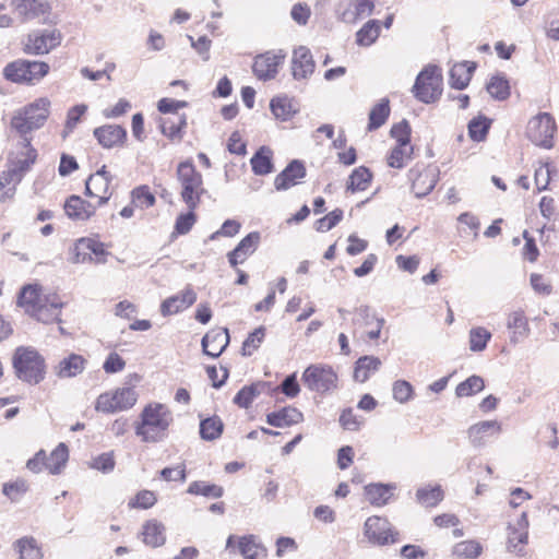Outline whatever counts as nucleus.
I'll use <instances>...</instances> for the list:
<instances>
[{
  "label": "nucleus",
  "mask_w": 559,
  "mask_h": 559,
  "mask_svg": "<svg viewBox=\"0 0 559 559\" xmlns=\"http://www.w3.org/2000/svg\"><path fill=\"white\" fill-rule=\"evenodd\" d=\"M16 304L25 313L43 323L60 322L61 309L64 306L57 294H43L38 284L22 287Z\"/></svg>",
  "instance_id": "nucleus-1"
},
{
  "label": "nucleus",
  "mask_w": 559,
  "mask_h": 559,
  "mask_svg": "<svg viewBox=\"0 0 559 559\" xmlns=\"http://www.w3.org/2000/svg\"><path fill=\"white\" fill-rule=\"evenodd\" d=\"M173 420V414L165 404L150 403L140 415V421L135 425V435L143 442L163 441L168 435V428Z\"/></svg>",
  "instance_id": "nucleus-2"
},
{
  "label": "nucleus",
  "mask_w": 559,
  "mask_h": 559,
  "mask_svg": "<svg viewBox=\"0 0 559 559\" xmlns=\"http://www.w3.org/2000/svg\"><path fill=\"white\" fill-rule=\"evenodd\" d=\"M12 365L15 376L23 382L37 384L45 379V359L33 347H17L12 358Z\"/></svg>",
  "instance_id": "nucleus-3"
},
{
  "label": "nucleus",
  "mask_w": 559,
  "mask_h": 559,
  "mask_svg": "<svg viewBox=\"0 0 559 559\" xmlns=\"http://www.w3.org/2000/svg\"><path fill=\"white\" fill-rule=\"evenodd\" d=\"M177 180L181 188V200L188 210L194 211L199 206L201 197L206 193L202 175L195 169L192 162L185 160L178 164Z\"/></svg>",
  "instance_id": "nucleus-4"
},
{
  "label": "nucleus",
  "mask_w": 559,
  "mask_h": 559,
  "mask_svg": "<svg viewBox=\"0 0 559 559\" xmlns=\"http://www.w3.org/2000/svg\"><path fill=\"white\" fill-rule=\"evenodd\" d=\"M50 102L39 98L19 110L11 120V126L23 138L33 130L40 128L48 118Z\"/></svg>",
  "instance_id": "nucleus-5"
},
{
  "label": "nucleus",
  "mask_w": 559,
  "mask_h": 559,
  "mask_svg": "<svg viewBox=\"0 0 559 559\" xmlns=\"http://www.w3.org/2000/svg\"><path fill=\"white\" fill-rule=\"evenodd\" d=\"M49 69V64L44 61L17 59L8 63L2 73L13 83L35 84L48 74Z\"/></svg>",
  "instance_id": "nucleus-6"
},
{
  "label": "nucleus",
  "mask_w": 559,
  "mask_h": 559,
  "mask_svg": "<svg viewBox=\"0 0 559 559\" xmlns=\"http://www.w3.org/2000/svg\"><path fill=\"white\" fill-rule=\"evenodd\" d=\"M442 76L437 66L425 68L416 78L413 86L415 97L425 103H433L442 93Z\"/></svg>",
  "instance_id": "nucleus-7"
},
{
  "label": "nucleus",
  "mask_w": 559,
  "mask_h": 559,
  "mask_svg": "<svg viewBox=\"0 0 559 559\" xmlns=\"http://www.w3.org/2000/svg\"><path fill=\"white\" fill-rule=\"evenodd\" d=\"M62 34L57 28L36 29L23 40V51L32 56H43L60 46Z\"/></svg>",
  "instance_id": "nucleus-8"
},
{
  "label": "nucleus",
  "mask_w": 559,
  "mask_h": 559,
  "mask_svg": "<svg viewBox=\"0 0 559 559\" xmlns=\"http://www.w3.org/2000/svg\"><path fill=\"white\" fill-rule=\"evenodd\" d=\"M302 383L310 390L324 394L337 385V376L330 366L310 365L301 376Z\"/></svg>",
  "instance_id": "nucleus-9"
},
{
  "label": "nucleus",
  "mask_w": 559,
  "mask_h": 559,
  "mask_svg": "<svg viewBox=\"0 0 559 559\" xmlns=\"http://www.w3.org/2000/svg\"><path fill=\"white\" fill-rule=\"evenodd\" d=\"M138 400V394L132 388H121L114 392L100 394L95 404V409L106 414L123 412L131 408Z\"/></svg>",
  "instance_id": "nucleus-10"
},
{
  "label": "nucleus",
  "mask_w": 559,
  "mask_h": 559,
  "mask_svg": "<svg viewBox=\"0 0 559 559\" xmlns=\"http://www.w3.org/2000/svg\"><path fill=\"white\" fill-rule=\"evenodd\" d=\"M556 131L554 118L548 112L533 117L526 128L527 138L537 146L550 148Z\"/></svg>",
  "instance_id": "nucleus-11"
},
{
  "label": "nucleus",
  "mask_w": 559,
  "mask_h": 559,
  "mask_svg": "<svg viewBox=\"0 0 559 559\" xmlns=\"http://www.w3.org/2000/svg\"><path fill=\"white\" fill-rule=\"evenodd\" d=\"M408 179L412 182V191L416 198H424L436 187L438 182V170L417 164L409 169Z\"/></svg>",
  "instance_id": "nucleus-12"
},
{
  "label": "nucleus",
  "mask_w": 559,
  "mask_h": 559,
  "mask_svg": "<svg viewBox=\"0 0 559 559\" xmlns=\"http://www.w3.org/2000/svg\"><path fill=\"white\" fill-rule=\"evenodd\" d=\"M112 180L110 174L106 170L104 165L95 174H92L85 181V194L90 198L97 199L96 205L102 206L106 204L110 197L111 191L109 185Z\"/></svg>",
  "instance_id": "nucleus-13"
},
{
  "label": "nucleus",
  "mask_w": 559,
  "mask_h": 559,
  "mask_svg": "<svg viewBox=\"0 0 559 559\" xmlns=\"http://www.w3.org/2000/svg\"><path fill=\"white\" fill-rule=\"evenodd\" d=\"M364 532L368 540L377 545H386L396 540L390 522L377 515L366 520Z\"/></svg>",
  "instance_id": "nucleus-14"
},
{
  "label": "nucleus",
  "mask_w": 559,
  "mask_h": 559,
  "mask_svg": "<svg viewBox=\"0 0 559 559\" xmlns=\"http://www.w3.org/2000/svg\"><path fill=\"white\" fill-rule=\"evenodd\" d=\"M286 55L278 50L277 52L267 51L255 57L252 71L254 75L261 81L273 80L277 72L280 64L283 63Z\"/></svg>",
  "instance_id": "nucleus-15"
},
{
  "label": "nucleus",
  "mask_w": 559,
  "mask_h": 559,
  "mask_svg": "<svg viewBox=\"0 0 559 559\" xmlns=\"http://www.w3.org/2000/svg\"><path fill=\"white\" fill-rule=\"evenodd\" d=\"M314 69L316 62L309 48L299 46L293 50L290 71L294 80L308 81Z\"/></svg>",
  "instance_id": "nucleus-16"
},
{
  "label": "nucleus",
  "mask_w": 559,
  "mask_h": 559,
  "mask_svg": "<svg viewBox=\"0 0 559 559\" xmlns=\"http://www.w3.org/2000/svg\"><path fill=\"white\" fill-rule=\"evenodd\" d=\"M528 519L527 513L523 512L514 524H510L508 530V550L516 556H524V546L528 542Z\"/></svg>",
  "instance_id": "nucleus-17"
},
{
  "label": "nucleus",
  "mask_w": 559,
  "mask_h": 559,
  "mask_svg": "<svg viewBox=\"0 0 559 559\" xmlns=\"http://www.w3.org/2000/svg\"><path fill=\"white\" fill-rule=\"evenodd\" d=\"M197 301V293L191 285H187L185 289L178 294L166 298L160 305V313L163 317L179 313Z\"/></svg>",
  "instance_id": "nucleus-18"
},
{
  "label": "nucleus",
  "mask_w": 559,
  "mask_h": 559,
  "mask_svg": "<svg viewBox=\"0 0 559 559\" xmlns=\"http://www.w3.org/2000/svg\"><path fill=\"white\" fill-rule=\"evenodd\" d=\"M502 426L498 420H483L472 425L467 430V437L474 448H483L488 439L498 436Z\"/></svg>",
  "instance_id": "nucleus-19"
},
{
  "label": "nucleus",
  "mask_w": 559,
  "mask_h": 559,
  "mask_svg": "<svg viewBox=\"0 0 559 559\" xmlns=\"http://www.w3.org/2000/svg\"><path fill=\"white\" fill-rule=\"evenodd\" d=\"M357 318L355 324L367 328L368 330L361 335L362 338L377 340L381 335V330L385 323L383 318L376 317L374 312L368 306H361L356 310Z\"/></svg>",
  "instance_id": "nucleus-20"
},
{
  "label": "nucleus",
  "mask_w": 559,
  "mask_h": 559,
  "mask_svg": "<svg viewBox=\"0 0 559 559\" xmlns=\"http://www.w3.org/2000/svg\"><path fill=\"white\" fill-rule=\"evenodd\" d=\"M201 344L205 355L213 358L218 357L229 344L228 330L217 328L209 331L203 336Z\"/></svg>",
  "instance_id": "nucleus-21"
},
{
  "label": "nucleus",
  "mask_w": 559,
  "mask_h": 559,
  "mask_svg": "<svg viewBox=\"0 0 559 559\" xmlns=\"http://www.w3.org/2000/svg\"><path fill=\"white\" fill-rule=\"evenodd\" d=\"M98 206L96 203L87 202L79 195H71L64 202V212L72 221H87Z\"/></svg>",
  "instance_id": "nucleus-22"
},
{
  "label": "nucleus",
  "mask_w": 559,
  "mask_h": 559,
  "mask_svg": "<svg viewBox=\"0 0 559 559\" xmlns=\"http://www.w3.org/2000/svg\"><path fill=\"white\" fill-rule=\"evenodd\" d=\"M259 242L260 234L258 231H252L242 238L237 247L227 254L230 265L236 267L243 263L257 250Z\"/></svg>",
  "instance_id": "nucleus-23"
},
{
  "label": "nucleus",
  "mask_w": 559,
  "mask_h": 559,
  "mask_svg": "<svg viewBox=\"0 0 559 559\" xmlns=\"http://www.w3.org/2000/svg\"><path fill=\"white\" fill-rule=\"evenodd\" d=\"M94 136L103 147L112 148L123 144L127 138V131L121 126L106 124L96 128L94 130Z\"/></svg>",
  "instance_id": "nucleus-24"
},
{
  "label": "nucleus",
  "mask_w": 559,
  "mask_h": 559,
  "mask_svg": "<svg viewBox=\"0 0 559 559\" xmlns=\"http://www.w3.org/2000/svg\"><path fill=\"white\" fill-rule=\"evenodd\" d=\"M306 176L304 164L297 159L290 162L287 167L280 173L274 180L276 190H287L297 183L298 179Z\"/></svg>",
  "instance_id": "nucleus-25"
},
{
  "label": "nucleus",
  "mask_w": 559,
  "mask_h": 559,
  "mask_svg": "<svg viewBox=\"0 0 559 559\" xmlns=\"http://www.w3.org/2000/svg\"><path fill=\"white\" fill-rule=\"evenodd\" d=\"M86 360L83 356L78 354H70L69 356L61 359L53 371L58 378L67 379L73 378L82 373L85 369Z\"/></svg>",
  "instance_id": "nucleus-26"
},
{
  "label": "nucleus",
  "mask_w": 559,
  "mask_h": 559,
  "mask_svg": "<svg viewBox=\"0 0 559 559\" xmlns=\"http://www.w3.org/2000/svg\"><path fill=\"white\" fill-rule=\"evenodd\" d=\"M141 535L143 543L152 548L160 547L166 542L165 525L155 519L143 524Z\"/></svg>",
  "instance_id": "nucleus-27"
},
{
  "label": "nucleus",
  "mask_w": 559,
  "mask_h": 559,
  "mask_svg": "<svg viewBox=\"0 0 559 559\" xmlns=\"http://www.w3.org/2000/svg\"><path fill=\"white\" fill-rule=\"evenodd\" d=\"M395 489V484H369L365 487V496L370 504L383 507L389 502Z\"/></svg>",
  "instance_id": "nucleus-28"
},
{
  "label": "nucleus",
  "mask_w": 559,
  "mask_h": 559,
  "mask_svg": "<svg viewBox=\"0 0 559 559\" xmlns=\"http://www.w3.org/2000/svg\"><path fill=\"white\" fill-rule=\"evenodd\" d=\"M238 549L245 559H264L267 554L266 548L252 534L238 538Z\"/></svg>",
  "instance_id": "nucleus-29"
},
{
  "label": "nucleus",
  "mask_w": 559,
  "mask_h": 559,
  "mask_svg": "<svg viewBox=\"0 0 559 559\" xmlns=\"http://www.w3.org/2000/svg\"><path fill=\"white\" fill-rule=\"evenodd\" d=\"M304 416L300 411L295 407H284L278 412H273L266 415V423L274 427H285L298 424L302 420Z\"/></svg>",
  "instance_id": "nucleus-30"
},
{
  "label": "nucleus",
  "mask_w": 559,
  "mask_h": 559,
  "mask_svg": "<svg viewBox=\"0 0 559 559\" xmlns=\"http://www.w3.org/2000/svg\"><path fill=\"white\" fill-rule=\"evenodd\" d=\"M11 4L24 19H33L50 10L49 3L44 0H12Z\"/></svg>",
  "instance_id": "nucleus-31"
},
{
  "label": "nucleus",
  "mask_w": 559,
  "mask_h": 559,
  "mask_svg": "<svg viewBox=\"0 0 559 559\" xmlns=\"http://www.w3.org/2000/svg\"><path fill=\"white\" fill-rule=\"evenodd\" d=\"M475 70L473 62H460L454 64L450 70V85L456 90H464L472 78Z\"/></svg>",
  "instance_id": "nucleus-32"
},
{
  "label": "nucleus",
  "mask_w": 559,
  "mask_h": 559,
  "mask_svg": "<svg viewBox=\"0 0 559 559\" xmlns=\"http://www.w3.org/2000/svg\"><path fill=\"white\" fill-rule=\"evenodd\" d=\"M507 326L512 331L510 341L514 344L524 340L530 333L527 319L524 312L521 310L510 313Z\"/></svg>",
  "instance_id": "nucleus-33"
},
{
  "label": "nucleus",
  "mask_w": 559,
  "mask_h": 559,
  "mask_svg": "<svg viewBox=\"0 0 559 559\" xmlns=\"http://www.w3.org/2000/svg\"><path fill=\"white\" fill-rule=\"evenodd\" d=\"M381 366V360L374 356H362L355 364L354 379L366 382L370 373L376 372Z\"/></svg>",
  "instance_id": "nucleus-34"
},
{
  "label": "nucleus",
  "mask_w": 559,
  "mask_h": 559,
  "mask_svg": "<svg viewBox=\"0 0 559 559\" xmlns=\"http://www.w3.org/2000/svg\"><path fill=\"white\" fill-rule=\"evenodd\" d=\"M250 164L255 175L264 176L272 173V151L266 146H261L251 157Z\"/></svg>",
  "instance_id": "nucleus-35"
},
{
  "label": "nucleus",
  "mask_w": 559,
  "mask_h": 559,
  "mask_svg": "<svg viewBox=\"0 0 559 559\" xmlns=\"http://www.w3.org/2000/svg\"><path fill=\"white\" fill-rule=\"evenodd\" d=\"M19 554V559H41L43 552L36 539L31 536H24L13 544Z\"/></svg>",
  "instance_id": "nucleus-36"
},
{
  "label": "nucleus",
  "mask_w": 559,
  "mask_h": 559,
  "mask_svg": "<svg viewBox=\"0 0 559 559\" xmlns=\"http://www.w3.org/2000/svg\"><path fill=\"white\" fill-rule=\"evenodd\" d=\"M21 182L20 175L15 170L7 168L0 174V201L12 199L16 191V186Z\"/></svg>",
  "instance_id": "nucleus-37"
},
{
  "label": "nucleus",
  "mask_w": 559,
  "mask_h": 559,
  "mask_svg": "<svg viewBox=\"0 0 559 559\" xmlns=\"http://www.w3.org/2000/svg\"><path fill=\"white\" fill-rule=\"evenodd\" d=\"M21 144L24 150H26V156L23 159H9L8 168L10 170H15L20 175V180H22L24 174L28 170L29 166L34 164L36 159V152L31 147V141L27 138H23Z\"/></svg>",
  "instance_id": "nucleus-38"
},
{
  "label": "nucleus",
  "mask_w": 559,
  "mask_h": 559,
  "mask_svg": "<svg viewBox=\"0 0 559 559\" xmlns=\"http://www.w3.org/2000/svg\"><path fill=\"white\" fill-rule=\"evenodd\" d=\"M270 108L275 118L282 121L289 120L297 112L293 100L287 96L274 97L270 103Z\"/></svg>",
  "instance_id": "nucleus-39"
},
{
  "label": "nucleus",
  "mask_w": 559,
  "mask_h": 559,
  "mask_svg": "<svg viewBox=\"0 0 559 559\" xmlns=\"http://www.w3.org/2000/svg\"><path fill=\"white\" fill-rule=\"evenodd\" d=\"M68 457L69 452L67 445L64 443H59L50 455L46 456L45 468L52 475L59 474L64 467Z\"/></svg>",
  "instance_id": "nucleus-40"
},
{
  "label": "nucleus",
  "mask_w": 559,
  "mask_h": 559,
  "mask_svg": "<svg viewBox=\"0 0 559 559\" xmlns=\"http://www.w3.org/2000/svg\"><path fill=\"white\" fill-rule=\"evenodd\" d=\"M187 124L185 115H175L160 121V131L164 135L171 140L182 138L181 130Z\"/></svg>",
  "instance_id": "nucleus-41"
},
{
  "label": "nucleus",
  "mask_w": 559,
  "mask_h": 559,
  "mask_svg": "<svg viewBox=\"0 0 559 559\" xmlns=\"http://www.w3.org/2000/svg\"><path fill=\"white\" fill-rule=\"evenodd\" d=\"M443 499L441 486H425L416 491V500L424 507H436Z\"/></svg>",
  "instance_id": "nucleus-42"
},
{
  "label": "nucleus",
  "mask_w": 559,
  "mask_h": 559,
  "mask_svg": "<svg viewBox=\"0 0 559 559\" xmlns=\"http://www.w3.org/2000/svg\"><path fill=\"white\" fill-rule=\"evenodd\" d=\"M223 429L224 424L217 416L205 418L200 423V436L206 441H213L219 438Z\"/></svg>",
  "instance_id": "nucleus-43"
},
{
  "label": "nucleus",
  "mask_w": 559,
  "mask_h": 559,
  "mask_svg": "<svg viewBox=\"0 0 559 559\" xmlns=\"http://www.w3.org/2000/svg\"><path fill=\"white\" fill-rule=\"evenodd\" d=\"M486 88L490 96L497 100H506L510 96L509 81L500 74L491 76Z\"/></svg>",
  "instance_id": "nucleus-44"
},
{
  "label": "nucleus",
  "mask_w": 559,
  "mask_h": 559,
  "mask_svg": "<svg viewBox=\"0 0 559 559\" xmlns=\"http://www.w3.org/2000/svg\"><path fill=\"white\" fill-rule=\"evenodd\" d=\"M380 34V23L377 20L368 21L356 34V43L359 46H370Z\"/></svg>",
  "instance_id": "nucleus-45"
},
{
  "label": "nucleus",
  "mask_w": 559,
  "mask_h": 559,
  "mask_svg": "<svg viewBox=\"0 0 559 559\" xmlns=\"http://www.w3.org/2000/svg\"><path fill=\"white\" fill-rule=\"evenodd\" d=\"M372 178L371 173L368 168L360 166L353 170L347 182V190L352 192L364 191L368 188V185Z\"/></svg>",
  "instance_id": "nucleus-46"
},
{
  "label": "nucleus",
  "mask_w": 559,
  "mask_h": 559,
  "mask_svg": "<svg viewBox=\"0 0 559 559\" xmlns=\"http://www.w3.org/2000/svg\"><path fill=\"white\" fill-rule=\"evenodd\" d=\"M490 340L491 333L483 326H476L469 330L468 343L472 352L478 353L485 350Z\"/></svg>",
  "instance_id": "nucleus-47"
},
{
  "label": "nucleus",
  "mask_w": 559,
  "mask_h": 559,
  "mask_svg": "<svg viewBox=\"0 0 559 559\" xmlns=\"http://www.w3.org/2000/svg\"><path fill=\"white\" fill-rule=\"evenodd\" d=\"M485 388L484 379L479 376H471L465 381L461 382L456 389L455 394L457 397L472 396Z\"/></svg>",
  "instance_id": "nucleus-48"
},
{
  "label": "nucleus",
  "mask_w": 559,
  "mask_h": 559,
  "mask_svg": "<svg viewBox=\"0 0 559 559\" xmlns=\"http://www.w3.org/2000/svg\"><path fill=\"white\" fill-rule=\"evenodd\" d=\"M390 115L389 100L382 99L378 105H376L370 114H369V124L368 129L376 130L380 128L386 121Z\"/></svg>",
  "instance_id": "nucleus-49"
},
{
  "label": "nucleus",
  "mask_w": 559,
  "mask_h": 559,
  "mask_svg": "<svg viewBox=\"0 0 559 559\" xmlns=\"http://www.w3.org/2000/svg\"><path fill=\"white\" fill-rule=\"evenodd\" d=\"M354 13L343 14V22L355 23L357 20L370 15L374 4L372 0H353Z\"/></svg>",
  "instance_id": "nucleus-50"
},
{
  "label": "nucleus",
  "mask_w": 559,
  "mask_h": 559,
  "mask_svg": "<svg viewBox=\"0 0 559 559\" xmlns=\"http://www.w3.org/2000/svg\"><path fill=\"white\" fill-rule=\"evenodd\" d=\"M191 495H200L204 497L221 498L224 490L221 486L207 484L205 481H192L187 490Z\"/></svg>",
  "instance_id": "nucleus-51"
},
{
  "label": "nucleus",
  "mask_w": 559,
  "mask_h": 559,
  "mask_svg": "<svg viewBox=\"0 0 559 559\" xmlns=\"http://www.w3.org/2000/svg\"><path fill=\"white\" fill-rule=\"evenodd\" d=\"M413 154L412 145L397 144L390 153L388 157V164L393 168H403L405 159H411Z\"/></svg>",
  "instance_id": "nucleus-52"
},
{
  "label": "nucleus",
  "mask_w": 559,
  "mask_h": 559,
  "mask_svg": "<svg viewBox=\"0 0 559 559\" xmlns=\"http://www.w3.org/2000/svg\"><path fill=\"white\" fill-rule=\"evenodd\" d=\"M490 128V120L486 117H477L469 121L468 123V134L472 140L480 142L483 141Z\"/></svg>",
  "instance_id": "nucleus-53"
},
{
  "label": "nucleus",
  "mask_w": 559,
  "mask_h": 559,
  "mask_svg": "<svg viewBox=\"0 0 559 559\" xmlns=\"http://www.w3.org/2000/svg\"><path fill=\"white\" fill-rule=\"evenodd\" d=\"M132 203L141 209H147L155 204V197L147 186H140L131 192Z\"/></svg>",
  "instance_id": "nucleus-54"
},
{
  "label": "nucleus",
  "mask_w": 559,
  "mask_h": 559,
  "mask_svg": "<svg viewBox=\"0 0 559 559\" xmlns=\"http://www.w3.org/2000/svg\"><path fill=\"white\" fill-rule=\"evenodd\" d=\"M481 552V546L475 540H464L454 546L453 554L456 557L474 559Z\"/></svg>",
  "instance_id": "nucleus-55"
},
{
  "label": "nucleus",
  "mask_w": 559,
  "mask_h": 559,
  "mask_svg": "<svg viewBox=\"0 0 559 559\" xmlns=\"http://www.w3.org/2000/svg\"><path fill=\"white\" fill-rule=\"evenodd\" d=\"M265 336V329L263 326L257 328L252 333L249 334L242 345V355L251 356L254 350L259 348Z\"/></svg>",
  "instance_id": "nucleus-56"
},
{
  "label": "nucleus",
  "mask_w": 559,
  "mask_h": 559,
  "mask_svg": "<svg viewBox=\"0 0 559 559\" xmlns=\"http://www.w3.org/2000/svg\"><path fill=\"white\" fill-rule=\"evenodd\" d=\"M28 490V485L24 479H16L12 483H5L3 485L2 492L11 501L15 502Z\"/></svg>",
  "instance_id": "nucleus-57"
},
{
  "label": "nucleus",
  "mask_w": 559,
  "mask_h": 559,
  "mask_svg": "<svg viewBox=\"0 0 559 559\" xmlns=\"http://www.w3.org/2000/svg\"><path fill=\"white\" fill-rule=\"evenodd\" d=\"M343 218V211L341 209H335L324 217L320 218L316 223V229L318 231H328L336 226L341 219Z\"/></svg>",
  "instance_id": "nucleus-58"
},
{
  "label": "nucleus",
  "mask_w": 559,
  "mask_h": 559,
  "mask_svg": "<svg viewBox=\"0 0 559 559\" xmlns=\"http://www.w3.org/2000/svg\"><path fill=\"white\" fill-rule=\"evenodd\" d=\"M335 4V14L338 20L343 21V14L345 13H354V4L353 0H318L317 7H328Z\"/></svg>",
  "instance_id": "nucleus-59"
},
{
  "label": "nucleus",
  "mask_w": 559,
  "mask_h": 559,
  "mask_svg": "<svg viewBox=\"0 0 559 559\" xmlns=\"http://www.w3.org/2000/svg\"><path fill=\"white\" fill-rule=\"evenodd\" d=\"M391 136L396 140L397 144L411 145V127L406 120L394 124L391 129Z\"/></svg>",
  "instance_id": "nucleus-60"
},
{
  "label": "nucleus",
  "mask_w": 559,
  "mask_h": 559,
  "mask_svg": "<svg viewBox=\"0 0 559 559\" xmlns=\"http://www.w3.org/2000/svg\"><path fill=\"white\" fill-rule=\"evenodd\" d=\"M393 397L399 403H406L412 399L413 386L408 381L397 380L393 383Z\"/></svg>",
  "instance_id": "nucleus-61"
},
{
  "label": "nucleus",
  "mask_w": 559,
  "mask_h": 559,
  "mask_svg": "<svg viewBox=\"0 0 559 559\" xmlns=\"http://www.w3.org/2000/svg\"><path fill=\"white\" fill-rule=\"evenodd\" d=\"M91 466L103 473H109L115 468V459L112 452L102 453L96 456Z\"/></svg>",
  "instance_id": "nucleus-62"
},
{
  "label": "nucleus",
  "mask_w": 559,
  "mask_h": 559,
  "mask_svg": "<svg viewBox=\"0 0 559 559\" xmlns=\"http://www.w3.org/2000/svg\"><path fill=\"white\" fill-rule=\"evenodd\" d=\"M195 221L197 216L194 214V211L189 210L188 213L181 214L177 217L175 229L178 234L185 235L191 230Z\"/></svg>",
  "instance_id": "nucleus-63"
},
{
  "label": "nucleus",
  "mask_w": 559,
  "mask_h": 559,
  "mask_svg": "<svg viewBox=\"0 0 559 559\" xmlns=\"http://www.w3.org/2000/svg\"><path fill=\"white\" fill-rule=\"evenodd\" d=\"M310 15V8L306 3H296L290 11L292 19L299 25H306Z\"/></svg>",
  "instance_id": "nucleus-64"
}]
</instances>
